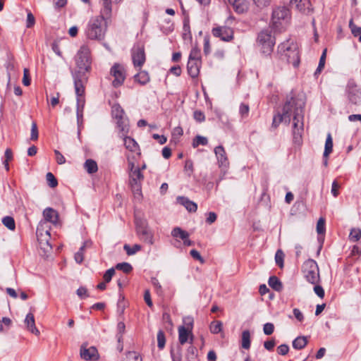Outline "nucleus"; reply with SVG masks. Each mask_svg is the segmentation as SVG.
<instances>
[{"label":"nucleus","instance_id":"obj_25","mask_svg":"<svg viewBox=\"0 0 361 361\" xmlns=\"http://www.w3.org/2000/svg\"><path fill=\"white\" fill-rule=\"evenodd\" d=\"M333 150V140L331 133H328L325 142L324 151L323 153V157H329V154Z\"/></svg>","mask_w":361,"mask_h":361},{"label":"nucleus","instance_id":"obj_53","mask_svg":"<svg viewBox=\"0 0 361 361\" xmlns=\"http://www.w3.org/2000/svg\"><path fill=\"white\" fill-rule=\"evenodd\" d=\"M190 255L192 257L197 261H199L201 264L204 263V260L200 254V252L196 250H192L190 252Z\"/></svg>","mask_w":361,"mask_h":361},{"label":"nucleus","instance_id":"obj_61","mask_svg":"<svg viewBox=\"0 0 361 361\" xmlns=\"http://www.w3.org/2000/svg\"><path fill=\"white\" fill-rule=\"evenodd\" d=\"M314 293L320 298H323L324 297V290L323 288L321 286H319L317 284H314Z\"/></svg>","mask_w":361,"mask_h":361},{"label":"nucleus","instance_id":"obj_18","mask_svg":"<svg viewBox=\"0 0 361 361\" xmlns=\"http://www.w3.org/2000/svg\"><path fill=\"white\" fill-rule=\"evenodd\" d=\"M290 4L291 6H295L299 11L307 13L310 11V0H290Z\"/></svg>","mask_w":361,"mask_h":361},{"label":"nucleus","instance_id":"obj_17","mask_svg":"<svg viewBox=\"0 0 361 361\" xmlns=\"http://www.w3.org/2000/svg\"><path fill=\"white\" fill-rule=\"evenodd\" d=\"M227 2L238 13H243L249 8V2L247 0H227Z\"/></svg>","mask_w":361,"mask_h":361},{"label":"nucleus","instance_id":"obj_23","mask_svg":"<svg viewBox=\"0 0 361 361\" xmlns=\"http://www.w3.org/2000/svg\"><path fill=\"white\" fill-rule=\"evenodd\" d=\"M25 323L27 325V329L32 334L38 336L39 335V331L35 326V317L33 314L28 313L26 315Z\"/></svg>","mask_w":361,"mask_h":361},{"label":"nucleus","instance_id":"obj_37","mask_svg":"<svg viewBox=\"0 0 361 361\" xmlns=\"http://www.w3.org/2000/svg\"><path fill=\"white\" fill-rule=\"evenodd\" d=\"M361 238V229L359 228H353L350 230L349 239L353 242H357Z\"/></svg>","mask_w":361,"mask_h":361},{"label":"nucleus","instance_id":"obj_60","mask_svg":"<svg viewBox=\"0 0 361 361\" xmlns=\"http://www.w3.org/2000/svg\"><path fill=\"white\" fill-rule=\"evenodd\" d=\"M253 1L257 7L264 8L268 6L271 0H253Z\"/></svg>","mask_w":361,"mask_h":361},{"label":"nucleus","instance_id":"obj_62","mask_svg":"<svg viewBox=\"0 0 361 361\" xmlns=\"http://www.w3.org/2000/svg\"><path fill=\"white\" fill-rule=\"evenodd\" d=\"M128 359L129 361H142V358L135 352H130L128 355Z\"/></svg>","mask_w":361,"mask_h":361},{"label":"nucleus","instance_id":"obj_52","mask_svg":"<svg viewBox=\"0 0 361 361\" xmlns=\"http://www.w3.org/2000/svg\"><path fill=\"white\" fill-rule=\"evenodd\" d=\"M184 170L190 176L193 172V163L190 159H188L185 162Z\"/></svg>","mask_w":361,"mask_h":361},{"label":"nucleus","instance_id":"obj_64","mask_svg":"<svg viewBox=\"0 0 361 361\" xmlns=\"http://www.w3.org/2000/svg\"><path fill=\"white\" fill-rule=\"evenodd\" d=\"M193 116L194 118L198 122L204 121L205 119L204 114L200 111H195Z\"/></svg>","mask_w":361,"mask_h":361},{"label":"nucleus","instance_id":"obj_8","mask_svg":"<svg viewBox=\"0 0 361 361\" xmlns=\"http://www.w3.org/2000/svg\"><path fill=\"white\" fill-rule=\"evenodd\" d=\"M302 273L306 280L312 284H317L319 281V267L313 259L306 260L302 265Z\"/></svg>","mask_w":361,"mask_h":361},{"label":"nucleus","instance_id":"obj_21","mask_svg":"<svg viewBox=\"0 0 361 361\" xmlns=\"http://www.w3.org/2000/svg\"><path fill=\"white\" fill-rule=\"evenodd\" d=\"M189 337L190 338V343L192 342L193 336L191 331L186 329L184 326H181L178 328V340L181 345L185 343Z\"/></svg>","mask_w":361,"mask_h":361},{"label":"nucleus","instance_id":"obj_28","mask_svg":"<svg viewBox=\"0 0 361 361\" xmlns=\"http://www.w3.org/2000/svg\"><path fill=\"white\" fill-rule=\"evenodd\" d=\"M91 245V243L89 242V241H86L83 243V245L80 247V248L79 249V251L77 252L75 254V260L77 263L78 264H80L83 261V259H84V250H85V248L87 247H90Z\"/></svg>","mask_w":361,"mask_h":361},{"label":"nucleus","instance_id":"obj_10","mask_svg":"<svg viewBox=\"0 0 361 361\" xmlns=\"http://www.w3.org/2000/svg\"><path fill=\"white\" fill-rule=\"evenodd\" d=\"M257 42L261 51L264 54H270L273 51L275 44V38L269 30H264L259 32L257 37Z\"/></svg>","mask_w":361,"mask_h":361},{"label":"nucleus","instance_id":"obj_9","mask_svg":"<svg viewBox=\"0 0 361 361\" xmlns=\"http://www.w3.org/2000/svg\"><path fill=\"white\" fill-rule=\"evenodd\" d=\"M144 176L140 168H136L134 171L129 172V183L131 190L135 198L140 200L142 197V182Z\"/></svg>","mask_w":361,"mask_h":361},{"label":"nucleus","instance_id":"obj_63","mask_svg":"<svg viewBox=\"0 0 361 361\" xmlns=\"http://www.w3.org/2000/svg\"><path fill=\"white\" fill-rule=\"evenodd\" d=\"M144 300L149 307H152L153 306V303L151 299V295L149 290H146L145 291Z\"/></svg>","mask_w":361,"mask_h":361},{"label":"nucleus","instance_id":"obj_7","mask_svg":"<svg viewBox=\"0 0 361 361\" xmlns=\"http://www.w3.org/2000/svg\"><path fill=\"white\" fill-rule=\"evenodd\" d=\"M136 233L140 240L149 245L154 243V232L145 220L135 218Z\"/></svg>","mask_w":361,"mask_h":361},{"label":"nucleus","instance_id":"obj_29","mask_svg":"<svg viewBox=\"0 0 361 361\" xmlns=\"http://www.w3.org/2000/svg\"><path fill=\"white\" fill-rule=\"evenodd\" d=\"M307 340L305 336H298L293 341V347L297 350H301L305 347Z\"/></svg>","mask_w":361,"mask_h":361},{"label":"nucleus","instance_id":"obj_41","mask_svg":"<svg viewBox=\"0 0 361 361\" xmlns=\"http://www.w3.org/2000/svg\"><path fill=\"white\" fill-rule=\"evenodd\" d=\"M116 269L123 271L126 274H128L132 271L133 267L131 264L128 262H122L117 264L116 265Z\"/></svg>","mask_w":361,"mask_h":361},{"label":"nucleus","instance_id":"obj_48","mask_svg":"<svg viewBox=\"0 0 361 361\" xmlns=\"http://www.w3.org/2000/svg\"><path fill=\"white\" fill-rule=\"evenodd\" d=\"M115 274V269L114 268H111L108 269L104 274L103 278L106 283H109L111 281L113 276Z\"/></svg>","mask_w":361,"mask_h":361},{"label":"nucleus","instance_id":"obj_2","mask_svg":"<svg viewBox=\"0 0 361 361\" xmlns=\"http://www.w3.org/2000/svg\"><path fill=\"white\" fill-rule=\"evenodd\" d=\"M292 116L293 119V142L295 144L300 145L302 142V132L303 130V107L301 104H298L293 97L286 102L283 108V113L274 117L272 126L276 128L282 122L288 125Z\"/></svg>","mask_w":361,"mask_h":361},{"label":"nucleus","instance_id":"obj_44","mask_svg":"<svg viewBox=\"0 0 361 361\" xmlns=\"http://www.w3.org/2000/svg\"><path fill=\"white\" fill-rule=\"evenodd\" d=\"M166 343V338L164 333L162 330H159L157 333V345L159 349L164 348Z\"/></svg>","mask_w":361,"mask_h":361},{"label":"nucleus","instance_id":"obj_40","mask_svg":"<svg viewBox=\"0 0 361 361\" xmlns=\"http://www.w3.org/2000/svg\"><path fill=\"white\" fill-rule=\"evenodd\" d=\"M208 143L207 138L201 135H197L192 142L193 147H197L199 145H207Z\"/></svg>","mask_w":361,"mask_h":361},{"label":"nucleus","instance_id":"obj_51","mask_svg":"<svg viewBox=\"0 0 361 361\" xmlns=\"http://www.w3.org/2000/svg\"><path fill=\"white\" fill-rule=\"evenodd\" d=\"M38 138V130L36 123H32L30 139L32 140H37Z\"/></svg>","mask_w":361,"mask_h":361},{"label":"nucleus","instance_id":"obj_38","mask_svg":"<svg viewBox=\"0 0 361 361\" xmlns=\"http://www.w3.org/2000/svg\"><path fill=\"white\" fill-rule=\"evenodd\" d=\"M3 224L7 227L9 230L13 231L16 228V224L14 219L11 216H5L2 219Z\"/></svg>","mask_w":361,"mask_h":361},{"label":"nucleus","instance_id":"obj_14","mask_svg":"<svg viewBox=\"0 0 361 361\" xmlns=\"http://www.w3.org/2000/svg\"><path fill=\"white\" fill-rule=\"evenodd\" d=\"M348 97L350 102L358 104L361 100V92L360 88L353 81H349L347 85Z\"/></svg>","mask_w":361,"mask_h":361},{"label":"nucleus","instance_id":"obj_30","mask_svg":"<svg viewBox=\"0 0 361 361\" xmlns=\"http://www.w3.org/2000/svg\"><path fill=\"white\" fill-rule=\"evenodd\" d=\"M134 78L141 85H145L149 81V74L146 71H140Z\"/></svg>","mask_w":361,"mask_h":361},{"label":"nucleus","instance_id":"obj_24","mask_svg":"<svg viewBox=\"0 0 361 361\" xmlns=\"http://www.w3.org/2000/svg\"><path fill=\"white\" fill-rule=\"evenodd\" d=\"M119 136L123 138L124 145L128 150L131 152H136L139 149V146L136 141L130 137L127 136V134L124 136H121L119 133Z\"/></svg>","mask_w":361,"mask_h":361},{"label":"nucleus","instance_id":"obj_27","mask_svg":"<svg viewBox=\"0 0 361 361\" xmlns=\"http://www.w3.org/2000/svg\"><path fill=\"white\" fill-rule=\"evenodd\" d=\"M171 235L174 238H180L183 241L185 240V238H189V233L180 227L173 228L171 231Z\"/></svg>","mask_w":361,"mask_h":361},{"label":"nucleus","instance_id":"obj_26","mask_svg":"<svg viewBox=\"0 0 361 361\" xmlns=\"http://www.w3.org/2000/svg\"><path fill=\"white\" fill-rule=\"evenodd\" d=\"M269 286L276 291H281L283 289L281 281L275 276H270L268 281Z\"/></svg>","mask_w":361,"mask_h":361},{"label":"nucleus","instance_id":"obj_47","mask_svg":"<svg viewBox=\"0 0 361 361\" xmlns=\"http://www.w3.org/2000/svg\"><path fill=\"white\" fill-rule=\"evenodd\" d=\"M317 232L318 234H322L325 232V220L320 218L317 224Z\"/></svg>","mask_w":361,"mask_h":361},{"label":"nucleus","instance_id":"obj_13","mask_svg":"<svg viewBox=\"0 0 361 361\" xmlns=\"http://www.w3.org/2000/svg\"><path fill=\"white\" fill-rule=\"evenodd\" d=\"M212 34L216 37H219L221 40L229 42L233 38V30L226 26H221L212 29Z\"/></svg>","mask_w":361,"mask_h":361},{"label":"nucleus","instance_id":"obj_5","mask_svg":"<svg viewBox=\"0 0 361 361\" xmlns=\"http://www.w3.org/2000/svg\"><path fill=\"white\" fill-rule=\"evenodd\" d=\"M290 20V12L286 6H277L273 9L271 27L276 31L281 32L289 23Z\"/></svg>","mask_w":361,"mask_h":361},{"label":"nucleus","instance_id":"obj_32","mask_svg":"<svg viewBox=\"0 0 361 361\" xmlns=\"http://www.w3.org/2000/svg\"><path fill=\"white\" fill-rule=\"evenodd\" d=\"M84 167L87 173H94L97 171V164L93 159H87L85 162Z\"/></svg>","mask_w":361,"mask_h":361},{"label":"nucleus","instance_id":"obj_12","mask_svg":"<svg viewBox=\"0 0 361 361\" xmlns=\"http://www.w3.org/2000/svg\"><path fill=\"white\" fill-rule=\"evenodd\" d=\"M110 74L114 78V80L112 81V85L114 87L121 86L126 79L124 67L119 63H115L111 67Z\"/></svg>","mask_w":361,"mask_h":361},{"label":"nucleus","instance_id":"obj_35","mask_svg":"<svg viewBox=\"0 0 361 361\" xmlns=\"http://www.w3.org/2000/svg\"><path fill=\"white\" fill-rule=\"evenodd\" d=\"M123 249L126 250L128 255H133L141 250L142 246L139 244H135L133 247H130L129 245L125 244Z\"/></svg>","mask_w":361,"mask_h":361},{"label":"nucleus","instance_id":"obj_50","mask_svg":"<svg viewBox=\"0 0 361 361\" xmlns=\"http://www.w3.org/2000/svg\"><path fill=\"white\" fill-rule=\"evenodd\" d=\"M249 110H250V108H249L248 104H246L244 103H242L240 104V108H239V112L242 117L244 118V117L247 116Z\"/></svg>","mask_w":361,"mask_h":361},{"label":"nucleus","instance_id":"obj_31","mask_svg":"<svg viewBox=\"0 0 361 361\" xmlns=\"http://www.w3.org/2000/svg\"><path fill=\"white\" fill-rule=\"evenodd\" d=\"M43 226V224H41L37 228V236L39 240H45L48 244V239L50 237V233L48 230L45 231L44 233H43L44 229L42 228Z\"/></svg>","mask_w":361,"mask_h":361},{"label":"nucleus","instance_id":"obj_20","mask_svg":"<svg viewBox=\"0 0 361 361\" xmlns=\"http://www.w3.org/2000/svg\"><path fill=\"white\" fill-rule=\"evenodd\" d=\"M201 61L188 60L187 64V70L190 77L195 78L198 76Z\"/></svg>","mask_w":361,"mask_h":361},{"label":"nucleus","instance_id":"obj_22","mask_svg":"<svg viewBox=\"0 0 361 361\" xmlns=\"http://www.w3.org/2000/svg\"><path fill=\"white\" fill-rule=\"evenodd\" d=\"M43 216L46 221L56 224L58 221V212L51 207H47L43 211Z\"/></svg>","mask_w":361,"mask_h":361},{"label":"nucleus","instance_id":"obj_3","mask_svg":"<svg viewBox=\"0 0 361 361\" xmlns=\"http://www.w3.org/2000/svg\"><path fill=\"white\" fill-rule=\"evenodd\" d=\"M278 54L281 61L298 67L300 63V56L298 44L291 39L281 43L278 47Z\"/></svg>","mask_w":361,"mask_h":361},{"label":"nucleus","instance_id":"obj_43","mask_svg":"<svg viewBox=\"0 0 361 361\" xmlns=\"http://www.w3.org/2000/svg\"><path fill=\"white\" fill-rule=\"evenodd\" d=\"M171 355L172 361H181L182 353H181L180 348L178 347L176 349H172L171 350Z\"/></svg>","mask_w":361,"mask_h":361},{"label":"nucleus","instance_id":"obj_58","mask_svg":"<svg viewBox=\"0 0 361 361\" xmlns=\"http://www.w3.org/2000/svg\"><path fill=\"white\" fill-rule=\"evenodd\" d=\"M340 188V185L336 180H334L331 185V194L334 197H336L339 195L338 189Z\"/></svg>","mask_w":361,"mask_h":361},{"label":"nucleus","instance_id":"obj_36","mask_svg":"<svg viewBox=\"0 0 361 361\" xmlns=\"http://www.w3.org/2000/svg\"><path fill=\"white\" fill-rule=\"evenodd\" d=\"M223 324L221 321L212 322L209 325L211 333L216 334L222 331Z\"/></svg>","mask_w":361,"mask_h":361},{"label":"nucleus","instance_id":"obj_57","mask_svg":"<svg viewBox=\"0 0 361 361\" xmlns=\"http://www.w3.org/2000/svg\"><path fill=\"white\" fill-rule=\"evenodd\" d=\"M35 23V16L32 15L31 12H28L27 15V23H26V27L28 28L32 27Z\"/></svg>","mask_w":361,"mask_h":361},{"label":"nucleus","instance_id":"obj_34","mask_svg":"<svg viewBox=\"0 0 361 361\" xmlns=\"http://www.w3.org/2000/svg\"><path fill=\"white\" fill-rule=\"evenodd\" d=\"M103 8L102 9V14L109 17L111 13V0H102Z\"/></svg>","mask_w":361,"mask_h":361},{"label":"nucleus","instance_id":"obj_56","mask_svg":"<svg viewBox=\"0 0 361 361\" xmlns=\"http://www.w3.org/2000/svg\"><path fill=\"white\" fill-rule=\"evenodd\" d=\"M289 351V347L286 344H281L277 348V353L281 355H286Z\"/></svg>","mask_w":361,"mask_h":361},{"label":"nucleus","instance_id":"obj_15","mask_svg":"<svg viewBox=\"0 0 361 361\" xmlns=\"http://www.w3.org/2000/svg\"><path fill=\"white\" fill-rule=\"evenodd\" d=\"M80 357L85 360H97L99 358V354L95 347H87V344H82L80 350Z\"/></svg>","mask_w":361,"mask_h":361},{"label":"nucleus","instance_id":"obj_1","mask_svg":"<svg viewBox=\"0 0 361 361\" xmlns=\"http://www.w3.org/2000/svg\"><path fill=\"white\" fill-rule=\"evenodd\" d=\"M75 64L78 70L72 73L74 80V87L77 95V123L78 128L82 123L83 109L85 100L83 97L85 93L84 84L87 80V73L91 71L92 58L90 50L87 45H82L78 51L75 56Z\"/></svg>","mask_w":361,"mask_h":361},{"label":"nucleus","instance_id":"obj_39","mask_svg":"<svg viewBox=\"0 0 361 361\" xmlns=\"http://www.w3.org/2000/svg\"><path fill=\"white\" fill-rule=\"evenodd\" d=\"M349 27L354 37H358L359 41L361 42V27H357L355 25L353 24V20H351L349 23Z\"/></svg>","mask_w":361,"mask_h":361},{"label":"nucleus","instance_id":"obj_59","mask_svg":"<svg viewBox=\"0 0 361 361\" xmlns=\"http://www.w3.org/2000/svg\"><path fill=\"white\" fill-rule=\"evenodd\" d=\"M54 154H55L56 162L59 164H63L66 163L65 157L59 150L55 149Z\"/></svg>","mask_w":361,"mask_h":361},{"label":"nucleus","instance_id":"obj_33","mask_svg":"<svg viewBox=\"0 0 361 361\" xmlns=\"http://www.w3.org/2000/svg\"><path fill=\"white\" fill-rule=\"evenodd\" d=\"M241 341L242 347L244 349H249L250 348V333L248 330H245L243 331Z\"/></svg>","mask_w":361,"mask_h":361},{"label":"nucleus","instance_id":"obj_42","mask_svg":"<svg viewBox=\"0 0 361 361\" xmlns=\"http://www.w3.org/2000/svg\"><path fill=\"white\" fill-rule=\"evenodd\" d=\"M188 60L201 61L200 51L197 47H193L190 53Z\"/></svg>","mask_w":361,"mask_h":361},{"label":"nucleus","instance_id":"obj_54","mask_svg":"<svg viewBox=\"0 0 361 361\" xmlns=\"http://www.w3.org/2000/svg\"><path fill=\"white\" fill-rule=\"evenodd\" d=\"M22 82L25 86H28L30 84V73L29 70L27 68H24L23 78Z\"/></svg>","mask_w":361,"mask_h":361},{"label":"nucleus","instance_id":"obj_11","mask_svg":"<svg viewBox=\"0 0 361 361\" xmlns=\"http://www.w3.org/2000/svg\"><path fill=\"white\" fill-rule=\"evenodd\" d=\"M131 55L134 67L141 69L146 60L144 45L141 43L135 44L131 50Z\"/></svg>","mask_w":361,"mask_h":361},{"label":"nucleus","instance_id":"obj_6","mask_svg":"<svg viewBox=\"0 0 361 361\" xmlns=\"http://www.w3.org/2000/svg\"><path fill=\"white\" fill-rule=\"evenodd\" d=\"M111 115L116 120V127L121 136L128 133L129 123L128 119L125 116V112L118 104H115L111 108Z\"/></svg>","mask_w":361,"mask_h":361},{"label":"nucleus","instance_id":"obj_4","mask_svg":"<svg viewBox=\"0 0 361 361\" xmlns=\"http://www.w3.org/2000/svg\"><path fill=\"white\" fill-rule=\"evenodd\" d=\"M105 18L106 16L102 14L90 18L86 29V35L90 39L102 40L104 38L106 30Z\"/></svg>","mask_w":361,"mask_h":361},{"label":"nucleus","instance_id":"obj_46","mask_svg":"<svg viewBox=\"0 0 361 361\" xmlns=\"http://www.w3.org/2000/svg\"><path fill=\"white\" fill-rule=\"evenodd\" d=\"M46 178L49 187L53 188L57 186L58 181L53 173L51 172L47 173L46 175Z\"/></svg>","mask_w":361,"mask_h":361},{"label":"nucleus","instance_id":"obj_16","mask_svg":"<svg viewBox=\"0 0 361 361\" xmlns=\"http://www.w3.org/2000/svg\"><path fill=\"white\" fill-rule=\"evenodd\" d=\"M214 153L219 166L222 169H227L229 166V161L224 147L221 145L216 147L214 148Z\"/></svg>","mask_w":361,"mask_h":361},{"label":"nucleus","instance_id":"obj_55","mask_svg":"<svg viewBox=\"0 0 361 361\" xmlns=\"http://www.w3.org/2000/svg\"><path fill=\"white\" fill-rule=\"evenodd\" d=\"M76 293L78 295V297H80V298H85L89 297L87 289L84 286L80 287L77 290Z\"/></svg>","mask_w":361,"mask_h":361},{"label":"nucleus","instance_id":"obj_45","mask_svg":"<svg viewBox=\"0 0 361 361\" xmlns=\"http://www.w3.org/2000/svg\"><path fill=\"white\" fill-rule=\"evenodd\" d=\"M284 254L281 250H278L275 255L276 264L280 267H283Z\"/></svg>","mask_w":361,"mask_h":361},{"label":"nucleus","instance_id":"obj_19","mask_svg":"<svg viewBox=\"0 0 361 361\" xmlns=\"http://www.w3.org/2000/svg\"><path fill=\"white\" fill-rule=\"evenodd\" d=\"M176 200L178 203L183 205L189 212H195L197 209V204L186 197L178 196Z\"/></svg>","mask_w":361,"mask_h":361},{"label":"nucleus","instance_id":"obj_49","mask_svg":"<svg viewBox=\"0 0 361 361\" xmlns=\"http://www.w3.org/2000/svg\"><path fill=\"white\" fill-rule=\"evenodd\" d=\"M274 331V326L272 323H266L263 327V331L265 335H271Z\"/></svg>","mask_w":361,"mask_h":361}]
</instances>
